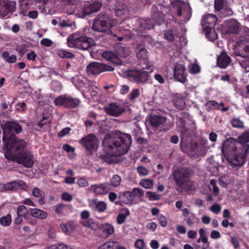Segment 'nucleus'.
I'll list each match as a JSON object with an SVG mask.
<instances>
[{
    "label": "nucleus",
    "mask_w": 249,
    "mask_h": 249,
    "mask_svg": "<svg viewBox=\"0 0 249 249\" xmlns=\"http://www.w3.org/2000/svg\"><path fill=\"white\" fill-rule=\"evenodd\" d=\"M4 156L8 160L16 162L27 168L31 167L33 164V155L27 149L26 142L18 139L14 134L6 133L2 136Z\"/></svg>",
    "instance_id": "1"
},
{
    "label": "nucleus",
    "mask_w": 249,
    "mask_h": 249,
    "mask_svg": "<svg viewBox=\"0 0 249 249\" xmlns=\"http://www.w3.org/2000/svg\"><path fill=\"white\" fill-rule=\"evenodd\" d=\"M132 143L130 134L120 131L106 135L102 145L106 154L100 156L105 162L110 164L113 162V157H119L126 154Z\"/></svg>",
    "instance_id": "2"
},
{
    "label": "nucleus",
    "mask_w": 249,
    "mask_h": 249,
    "mask_svg": "<svg viewBox=\"0 0 249 249\" xmlns=\"http://www.w3.org/2000/svg\"><path fill=\"white\" fill-rule=\"evenodd\" d=\"M222 152L233 168L240 167L245 162L244 157L239 153L232 138L227 139L224 142Z\"/></svg>",
    "instance_id": "3"
},
{
    "label": "nucleus",
    "mask_w": 249,
    "mask_h": 249,
    "mask_svg": "<svg viewBox=\"0 0 249 249\" xmlns=\"http://www.w3.org/2000/svg\"><path fill=\"white\" fill-rule=\"evenodd\" d=\"M173 178L179 189L187 191L195 189V186L191 180V173L190 169L182 168L176 170L173 173Z\"/></svg>",
    "instance_id": "4"
},
{
    "label": "nucleus",
    "mask_w": 249,
    "mask_h": 249,
    "mask_svg": "<svg viewBox=\"0 0 249 249\" xmlns=\"http://www.w3.org/2000/svg\"><path fill=\"white\" fill-rule=\"evenodd\" d=\"M117 24V20L112 18L107 14L100 13L94 19L92 28L99 32H105L112 34L111 28Z\"/></svg>",
    "instance_id": "5"
},
{
    "label": "nucleus",
    "mask_w": 249,
    "mask_h": 249,
    "mask_svg": "<svg viewBox=\"0 0 249 249\" xmlns=\"http://www.w3.org/2000/svg\"><path fill=\"white\" fill-rule=\"evenodd\" d=\"M67 41L69 47L83 50H88L95 44V41L92 38L77 33L70 35Z\"/></svg>",
    "instance_id": "6"
},
{
    "label": "nucleus",
    "mask_w": 249,
    "mask_h": 249,
    "mask_svg": "<svg viewBox=\"0 0 249 249\" xmlns=\"http://www.w3.org/2000/svg\"><path fill=\"white\" fill-rule=\"evenodd\" d=\"M189 116V114L186 112H181L177 117V126L178 131L180 133V137L181 138V141L180 143V147L182 151H185L184 146L185 142L187 141L191 140L192 138V135L193 134L194 132L190 128L187 127L186 125V121L184 118H187Z\"/></svg>",
    "instance_id": "7"
},
{
    "label": "nucleus",
    "mask_w": 249,
    "mask_h": 249,
    "mask_svg": "<svg viewBox=\"0 0 249 249\" xmlns=\"http://www.w3.org/2000/svg\"><path fill=\"white\" fill-rule=\"evenodd\" d=\"M139 64L137 65L138 70L130 71L128 73V76L133 82L140 84L146 83L149 79V73L152 72L153 69L150 65L145 63V66L139 68Z\"/></svg>",
    "instance_id": "8"
},
{
    "label": "nucleus",
    "mask_w": 249,
    "mask_h": 249,
    "mask_svg": "<svg viewBox=\"0 0 249 249\" xmlns=\"http://www.w3.org/2000/svg\"><path fill=\"white\" fill-rule=\"evenodd\" d=\"M170 3L173 12L176 11L178 17L183 16L184 22H186L190 19L192 11L189 4L182 0H170Z\"/></svg>",
    "instance_id": "9"
},
{
    "label": "nucleus",
    "mask_w": 249,
    "mask_h": 249,
    "mask_svg": "<svg viewBox=\"0 0 249 249\" xmlns=\"http://www.w3.org/2000/svg\"><path fill=\"white\" fill-rule=\"evenodd\" d=\"M170 11V9L160 4H156L151 8V18L157 25H160L165 21V13Z\"/></svg>",
    "instance_id": "10"
},
{
    "label": "nucleus",
    "mask_w": 249,
    "mask_h": 249,
    "mask_svg": "<svg viewBox=\"0 0 249 249\" xmlns=\"http://www.w3.org/2000/svg\"><path fill=\"white\" fill-rule=\"evenodd\" d=\"M146 120L149 123L152 129L155 131L157 130L160 125H162L161 131H167L173 126L172 124L166 126L165 124H167L166 118L160 115L152 114L148 117Z\"/></svg>",
    "instance_id": "11"
},
{
    "label": "nucleus",
    "mask_w": 249,
    "mask_h": 249,
    "mask_svg": "<svg viewBox=\"0 0 249 249\" xmlns=\"http://www.w3.org/2000/svg\"><path fill=\"white\" fill-rule=\"evenodd\" d=\"M80 103V101L78 99L73 98L67 94L60 95L55 98L53 101L55 106H62L68 108H75Z\"/></svg>",
    "instance_id": "12"
},
{
    "label": "nucleus",
    "mask_w": 249,
    "mask_h": 249,
    "mask_svg": "<svg viewBox=\"0 0 249 249\" xmlns=\"http://www.w3.org/2000/svg\"><path fill=\"white\" fill-rule=\"evenodd\" d=\"M79 143L87 151L92 152L96 151L98 149L99 141L98 138L93 133H91L83 137L79 141Z\"/></svg>",
    "instance_id": "13"
},
{
    "label": "nucleus",
    "mask_w": 249,
    "mask_h": 249,
    "mask_svg": "<svg viewBox=\"0 0 249 249\" xmlns=\"http://www.w3.org/2000/svg\"><path fill=\"white\" fill-rule=\"evenodd\" d=\"M114 70V68L111 66L97 62L90 63L87 66V71L89 73L96 75L104 71H113Z\"/></svg>",
    "instance_id": "14"
},
{
    "label": "nucleus",
    "mask_w": 249,
    "mask_h": 249,
    "mask_svg": "<svg viewBox=\"0 0 249 249\" xmlns=\"http://www.w3.org/2000/svg\"><path fill=\"white\" fill-rule=\"evenodd\" d=\"M16 5V2L11 0H0V16L7 18L9 14L15 11Z\"/></svg>",
    "instance_id": "15"
},
{
    "label": "nucleus",
    "mask_w": 249,
    "mask_h": 249,
    "mask_svg": "<svg viewBox=\"0 0 249 249\" xmlns=\"http://www.w3.org/2000/svg\"><path fill=\"white\" fill-rule=\"evenodd\" d=\"M246 33L247 36L246 39L248 41L245 42L243 39L239 40L238 48L235 52L236 56L243 58L249 57V29H246Z\"/></svg>",
    "instance_id": "16"
},
{
    "label": "nucleus",
    "mask_w": 249,
    "mask_h": 249,
    "mask_svg": "<svg viewBox=\"0 0 249 249\" xmlns=\"http://www.w3.org/2000/svg\"><path fill=\"white\" fill-rule=\"evenodd\" d=\"M188 96V93L186 92L173 94L172 97V103L174 107L178 110H184L186 107V100Z\"/></svg>",
    "instance_id": "17"
},
{
    "label": "nucleus",
    "mask_w": 249,
    "mask_h": 249,
    "mask_svg": "<svg viewBox=\"0 0 249 249\" xmlns=\"http://www.w3.org/2000/svg\"><path fill=\"white\" fill-rule=\"evenodd\" d=\"M104 109L108 115L115 117L120 116L125 110L123 105L117 103H110Z\"/></svg>",
    "instance_id": "18"
},
{
    "label": "nucleus",
    "mask_w": 249,
    "mask_h": 249,
    "mask_svg": "<svg viewBox=\"0 0 249 249\" xmlns=\"http://www.w3.org/2000/svg\"><path fill=\"white\" fill-rule=\"evenodd\" d=\"M186 68L182 64H177L174 69V76L175 79L180 83H184L187 81Z\"/></svg>",
    "instance_id": "19"
},
{
    "label": "nucleus",
    "mask_w": 249,
    "mask_h": 249,
    "mask_svg": "<svg viewBox=\"0 0 249 249\" xmlns=\"http://www.w3.org/2000/svg\"><path fill=\"white\" fill-rule=\"evenodd\" d=\"M91 190L96 196L104 195L108 193L111 190V187H110V184H109V183L105 182L91 185Z\"/></svg>",
    "instance_id": "20"
},
{
    "label": "nucleus",
    "mask_w": 249,
    "mask_h": 249,
    "mask_svg": "<svg viewBox=\"0 0 249 249\" xmlns=\"http://www.w3.org/2000/svg\"><path fill=\"white\" fill-rule=\"evenodd\" d=\"M89 207L94 211L103 213L107 209V204L104 201H98L97 199H92L89 201Z\"/></svg>",
    "instance_id": "21"
},
{
    "label": "nucleus",
    "mask_w": 249,
    "mask_h": 249,
    "mask_svg": "<svg viewBox=\"0 0 249 249\" xmlns=\"http://www.w3.org/2000/svg\"><path fill=\"white\" fill-rule=\"evenodd\" d=\"M22 130V126L19 124L14 121H7L4 124V128H3V135L4 131L7 133H13L12 132L15 131L17 134H19Z\"/></svg>",
    "instance_id": "22"
},
{
    "label": "nucleus",
    "mask_w": 249,
    "mask_h": 249,
    "mask_svg": "<svg viewBox=\"0 0 249 249\" xmlns=\"http://www.w3.org/2000/svg\"><path fill=\"white\" fill-rule=\"evenodd\" d=\"M217 21V17L213 14H208L203 18L202 20V29H204L205 27L208 28H214Z\"/></svg>",
    "instance_id": "23"
},
{
    "label": "nucleus",
    "mask_w": 249,
    "mask_h": 249,
    "mask_svg": "<svg viewBox=\"0 0 249 249\" xmlns=\"http://www.w3.org/2000/svg\"><path fill=\"white\" fill-rule=\"evenodd\" d=\"M102 6L100 1H95L93 3L85 6L83 9L82 12L84 16L90 15L94 13H96L100 10Z\"/></svg>",
    "instance_id": "24"
},
{
    "label": "nucleus",
    "mask_w": 249,
    "mask_h": 249,
    "mask_svg": "<svg viewBox=\"0 0 249 249\" xmlns=\"http://www.w3.org/2000/svg\"><path fill=\"white\" fill-rule=\"evenodd\" d=\"M138 22L139 25V30L142 32H145L147 30L153 29L155 26V24L152 19L148 18H140Z\"/></svg>",
    "instance_id": "25"
},
{
    "label": "nucleus",
    "mask_w": 249,
    "mask_h": 249,
    "mask_svg": "<svg viewBox=\"0 0 249 249\" xmlns=\"http://www.w3.org/2000/svg\"><path fill=\"white\" fill-rule=\"evenodd\" d=\"M231 58L226 53L223 51L217 58V66L223 69L226 68L231 63Z\"/></svg>",
    "instance_id": "26"
},
{
    "label": "nucleus",
    "mask_w": 249,
    "mask_h": 249,
    "mask_svg": "<svg viewBox=\"0 0 249 249\" xmlns=\"http://www.w3.org/2000/svg\"><path fill=\"white\" fill-rule=\"evenodd\" d=\"M26 186V183L24 181L17 180L5 184L3 186V189L5 191L16 190L19 188L23 189Z\"/></svg>",
    "instance_id": "27"
},
{
    "label": "nucleus",
    "mask_w": 249,
    "mask_h": 249,
    "mask_svg": "<svg viewBox=\"0 0 249 249\" xmlns=\"http://www.w3.org/2000/svg\"><path fill=\"white\" fill-rule=\"evenodd\" d=\"M226 33L236 34L239 31V23L235 19H231L226 22Z\"/></svg>",
    "instance_id": "28"
},
{
    "label": "nucleus",
    "mask_w": 249,
    "mask_h": 249,
    "mask_svg": "<svg viewBox=\"0 0 249 249\" xmlns=\"http://www.w3.org/2000/svg\"><path fill=\"white\" fill-rule=\"evenodd\" d=\"M137 49L138 50L136 53L137 58L143 60L145 66V63L147 64V62L148 52L142 45H138Z\"/></svg>",
    "instance_id": "29"
},
{
    "label": "nucleus",
    "mask_w": 249,
    "mask_h": 249,
    "mask_svg": "<svg viewBox=\"0 0 249 249\" xmlns=\"http://www.w3.org/2000/svg\"><path fill=\"white\" fill-rule=\"evenodd\" d=\"M119 198L121 200L122 203L125 204H131L134 199L133 193L131 191H125L119 195Z\"/></svg>",
    "instance_id": "30"
},
{
    "label": "nucleus",
    "mask_w": 249,
    "mask_h": 249,
    "mask_svg": "<svg viewBox=\"0 0 249 249\" xmlns=\"http://www.w3.org/2000/svg\"><path fill=\"white\" fill-rule=\"evenodd\" d=\"M130 214V211L128 208H124L120 210V211L117 216L116 221L119 225L122 224L124 222L126 217Z\"/></svg>",
    "instance_id": "31"
},
{
    "label": "nucleus",
    "mask_w": 249,
    "mask_h": 249,
    "mask_svg": "<svg viewBox=\"0 0 249 249\" xmlns=\"http://www.w3.org/2000/svg\"><path fill=\"white\" fill-rule=\"evenodd\" d=\"M32 194L34 197L37 198V201L39 204L43 205L45 203V193L41 191L38 188H34Z\"/></svg>",
    "instance_id": "32"
},
{
    "label": "nucleus",
    "mask_w": 249,
    "mask_h": 249,
    "mask_svg": "<svg viewBox=\"0 0 249 249\" xmlns=\"http://www.w3.org/2000/svg\"><path fill=\"white\" fill-rule=\"evenodd\" d=\"M103 56L112 63L119 64L121 61L118 56L114 53L106 51L103 53Z\"/></svg>",
    "instance_id": "33"
},
{
    "label": "nucleus",
    "mask_w": 249,
    "mask_h": 249,
    "mask_svg": "<svg viewBox=\"0 0 249 249\" xmlns=\"http://www.w3.org/2000/svg\"><path fill=\"white\" fill-rule=\"evenodd\" d=\"M207 38L211 41H214L217 38V34L215 31L214 28L205 27L203 29Z\"/></svg>",
    "instance_id": "34"
},
{
    "label": "nucleus",
    "mask_w": 249,
    "mask_h": 249,
    "mask_svg": "<svg viewBox=\"0 0 249 249\" xmlns=\"http://www.w3.org/2000/svg\"><path fill=\"white\" fill-rule=\"evenodd\" d=\"M30 213L33 217L41 219H45L48 216L46 212L37 208L31 209Z\"/></svg>",
    "instance_id": "35"
},
{
    "label": "nucleus",
    "mask_w": 249,
    "mask_h": 249,
    "mask_svg": "<svg viewBox=\"0 0 249 249\" xmlns=\"http://www.w3.org/2000/svg\"><path fill=\"white\" fill-rule=\"evenodd\" d=\"M102 228L104 233L107 236L111 235L114 233V227L111 224L105 223L102 225Z\"/></svg>",
    "instance_id": "36"
},
{
    "label": "nucleus",
    "mask_w": 249,
    "mask_h": 249,
    "mask_svg": "<svg viewBox=\"0 0 249 249\" xmlns=\"http://www.w3.org/2000/svg\"><path fill=\"white\" fill-rule=\"evenodd\" d=\"M118 248V242L108 241L99 247L98 249H117Z\"/></svg>",
    "instance_id": "37"
},
{
    "label": "nucleus",
    "mask_w": 249,
    "mask_h": 249,
    "mask_svg": "<svg viewBox=\"0 0 249 249\" xmlns=\"http://www.w3.org/2000/svg\"><path fill=\"white\" fill-rule=\"evenodd\" d=\"M2 57L9 63H14L16 62L17 58L15 55H9L7 51H4L2 53Z\"/></svg>",
    "instance_id": "38"
},
{
    "label": "nucleus",
    "mask_w": 249,
    "mask_h": 249,
    "mask_svg": "<svg viewBox=\"0 0 249 249\" xmlns=\"http://www.w3.org/2000/svg\"><path fill=\"white\" fill-rule=\"evenodd\" d=\"M12 222V218L10 214L2 216L0 218V225L3 227L9 226Z\"/></svg>",
    "instance_id": "39"
},
{
    "label": "nucleus",
    "mask_w": 249,
    "mask_h": 249,
    "mask_svg": "<svg viewBox=\"0 0 249 249\" xmlns=\"http://www.w3.org/2000/svg\"><path fill=\"white\" fill-rule=\"evenodd\" d=\"M57 54L59 57L63 58L71 59L74 57L73 53L62 49L58 50Z\"/></svg>",
    "instance_id": "40"
},
{
    "label": "nucleus",
    "mask_w": 249,
    "mask_h": 249,
    "mask_svg": "<svg viewBox=\"0 0 249 249\" xmlns=\"http://www.w3.org/2000/svg\"><path fill=\"white\" fill-rule=\"evenodd\" d=\"M218 15L223 18L231 16L233 14L232 10L229 7H223L220 11H218Z\"/></svg>",
    "instance_id": "41"
},
{
    "label": "nucleus",
    "mask_w": 249,
    "mask_h": 249,
    "mask_svg": "<svg viewBox=\"0 0 249 249\" xmlns=\"http://www.w3.org/2000/svg\"><path fill=\"white\" fill-rule=\"evenodd\" d=\"M121 181V177L118 175H114L111 178L109 184H110V187L113 186L114 187H116L120 185Z\"/></svg>",
    "instance_id": "42"
},
{
    "label": "nucleus",
    "mask_w": 249,
    "mask_h": 249,
    "mask_svg": "<svg viewBox=\"0 0 249 249\" xmlns=\"http://www.w3.org/2000/svg\"><path fill=\"white\" fill-rule=\"evenodd\" d=\"M230 123L233 127L242 129L244 127V123L239 118H233Z\"/></svg>",
    "instance_id": "43"
},
{
    "label": "nucleus",
    "mask_w": 249,
    "mask_h": 249,
    "mask_svg": "<svg viewBox=\"0 0 249 249\" xmlns=\"http://www.w3.org/2000/svg\"><path fill=\"white\" fill-rule=\"evenodd\" d=\"M226 1L225 0H214V11L217 12L220 11L225 6Z\"/></svg>",
    "instance_id": "44"
},
{
    "label": "nucleus",
    "mask_w": 249,
    "mask_h": 249,
    "mask_svg": "<svg viewBox=\"0 0 249 249\" xmlns=\"http://www.w3.org/2000/svg\"><path fill=\"white\" fill-rule=\"evenodd\" d=\"M115 14L118 17H122L123 16L126 15L127 13L126 8L121 6L120 7H117L114 9Z\"/></svg>",
    "instance_id": "45"
},
{
    "label": "nucleus",
    "mask_w": 249,
    "mask_h": 249,
    "mask_svg": "<svg viewBox=\"0 0 249 249\" xmlns=\"http://www.w3.org/2000/svg\"><path fill=\"white\" fill-rule=\"evenodd\" d=\"M140 95V90L138 89H134L128 95V98L130 101H132L138 98Z\"/></svg>",
    "instance_id": "46"
},
{
    "label": "nucleus",
    "mask_w": 249,
    "mask_h": 249,
    "mask_svg": "<svg viewBox=\"0 0 249 249\" xmlns=\"http://www.w3.org/2000/svg\"><path fill=\"white\" fill-rule=\"evenodd\" d=\"M205 149L201 146H198V144L196 143L195 145V149L192 152V156H201L204 155Z\"/></svg>",
    "instance_id": "47"
},
{
    "label": "nucleus",
    "mask_w": 249,
    "mask_h": 249,
    "mask_svg": "<svg viewBox=\"0 0 249 249\" xmlns=\"http://www.w3.org/2000/svg\"><path fill=\"white\" fill-rule=\"evenodd\" d=\"M146 197L151 201L158 200L160 198L161 196L155 192L148 191L146 193Z\"/></svg>",
    "instance_id": "48"
},
{
    "label": "nucleus",
    "mask_w": 249,
    "mask_h": 249,
    "mask_svg": "<svg viewBox=\"0 0 249 249\" xmlns=\"http://www.w3.org/2000/svg\"><path fill=\"white\" fill-rule=\"evenodd\" d=\"M52 89L55 92L60 91L62 89V86L58 81H54L52 83Z\"/></svg>",
    "instance_id": "49"
},
{
    "label": "nucleus",
    "mask_w": 249,
    "mask_h": 249,
    "mask_svg": "<svg viewBox=\"0 0 249 249\" xmlns=\"http://www.w3.org/2000/svg\"><path fill=\"white\" fill-rule=\"evenodd\" d=\"M206 106L208 107V108L209 110H212L213 109H216L217 110L220 109L219 107V103H218L215 101H209L207 102Z\"/></svg>",
    "instance_id": "50"
},
{
    "label": "nucleus",
    "mask_w": 249,
    "mask_h": 249,
    "mask_svg": "<svg viewBox=\"0 0 249 249\" xmlns=\"http://www.w3.org/2000/svg\"><path fill=\"white\" fill-rule=\"evenodd\" d=\"M141 185L145 188L150 189L153 185V180L149 179H142Z\"/></svg>",
    "instance_id": "51"
},
{
    "label": "nucleus",
    "mask_w": 249,
    "mask_h": 249,
    "mask_svg": "<svg viewBox=\"0 0 249 249\" xmlns=\"http://www.w3.org/2000/svg\"><path fill=\"white\" fill-rule=\"evenodd\" d=\"M48 249H72L70 246H68L63 243L56 244L49 247Z\"/></svg>",
    "instance_id": "52"
},
{
    "label": "nucleus",
    "mask_w": 249,
    "mask_h": 249,
    "mask_svg": "<svg viewBox=\"0 0 249 249\" xmlns=\"http://www.w3.org/2000/svg\"><path fill=\"white\" fill-rule=\"evenodd\" d=\"M28 212L26 207L24 205L19 206L17 210L18 216L25 217Z\"/></svg>",
    "instance_id": "53"
},
{
    "label": "nucleus",
    "mask_w": 249,
    "mask_h": 249,
    "mask_svg": "<svg viewBox=\"0 0 249 249\" xmlns=\"http://www.w3.org/2000/svg\"><path fill=\"white\" fill-rule=\"evenodd\" d=\"M131 192L133 193L134 198H135L136 197H141L144 195L143 190L139 188H134Z\"/></svg>",
    "instance_id": "54"
},
{
    "label": "nucleus",
    "mask_w": 249,
    "mask_h": 249,
    "mask_svg": "<svg viewBox=\"0 0 249 249\" xmlns=\"http://www.w3.org/2000/svg\"><path fill=\"white\" fill-rule=\"evenodd\" d=\"M164 38L169 41H172L175 39V36L173 32L170 30L165 31L164 33Z\"/></svg>",
    "instance_id": "55"
},
{
    "label": "nucleus",
    "mask_w": 249,
    "mask_h": 249,
    "mask_svg": "<svg viewBox=\"0 0 249 249\" xmlns=\"http://www.w3.org/2000/svg\"><path fill=\"white\" fill-rule=\"evenodd\" d=\"M66 205L63 204H58L56 205L54 211L57 214H61L63 213Z\"/></svg>",
    "instance_id": "56"
},
{
    "label": "nucleus",
    "mask_w": 249,
    "mask_h": 249,
    "mask_svg": "<svg viewBox=\"0 0 249 249\" xmlns=\"http://www.w3.org/2000/svg\"><path fill=\"white\" fill-rule=\"evenodd\" d=\"M48 1V0H37L36 3L38 8L42 9L43 11H45V6L47 3Z\"/></svg>",
    "instance_id": "57"
},
{
    "label": "nucleus",
    "mask_w": 249,
    "mask_h": 249,
    "mask_svg": "<svg viewBox=\"0 0 249 249\" xmlns=\"http://www.w3.org/2000/svg\"><path fill=\"white\" fill-rule=\"evenodd\" d=\"M200 66L197 64H194L190 68L189 71L191 73L196 74L200 72Z\"/></svg>",
    "instance_id": "58"
},
{
    "label": "nucleus",
    "mask_w": 249,
    "mask_h": 249,
    "mask_svg": "<svg viewBox=\"0 0 249 249\" xmlns=\"http://www.w3.org/2000/svg\"><path fill=\"white\" fill-rule=\"evenodd\" d=\"M137 171L140 175L146 176L148 174V170L147 169L142 166H139L137 168Z\"/></svg>",
    "instance_id": "59"
},
{
    "label": "nucleus",
    "mask_w": 249,
    "mask_h": 249,
    "mask_svg": "<svg viewBox=\"0 0 249 249\" xmlns=\"http://www.w3.org/2000/svg\"><path fill=\"white\" fill-rule=\"evenodd\" d=\"M158 221L160 225L162 227H165L167 226V222L166 217L162 214L159 215L158 217Z\"/></svg>",
    "instance_id": "60"
},
{
    "label": "nucleus",
    "mask_w": 249,
    "mask_h": 249,
    "mask_svg": "<svg viewBox=\"0 0 249 249\" xmlns=\"http://www.w3.org/2000/svg\"><path fill=\"white\" fill-rule=\"evenodd\" d=\"M221 209V206L218 204H213L211 207V211L216 214L219 213Z\"/></svg>",
    "instance_id": "61"
},
{
    "label": "nucleus",
    "mask_w": 249,
    "mask_h": 249,
    "mask_svg": "<svg viewBox=\"0 0 249 249\" xmlns=\"http://www.w3.org/2000/svg\"><path fill=\"white\" fill-rule=\"evenodd\" d=\"M40 44L46 47H50L53 45V42L49 38H44L41 40Z\"/></svg>",
    "instance_id": "62"
},
{
    "label": "nucleus",
    "mask_w": 249,
    "mask_h": 249,
    "mask_svg": "<svg viewBox=\"0 0 249 249\" xmlns=\"http://www.w3.org/2000/svg\"><path fill=\"white\" fill-rule=\"evenodd\" d=\"M136 248L139 249H143L145 246V243L142 239H138L136 240L135 243Z\"/></svg>",
    "instance_id": "63"
},
{
    "label": "nucleus",
    "mask_w": 249,
    "mask_h": 249,
    "mask_svg": "<svg viewBox=\"0 0 249 249\" xmlns=\"http://www.w3.org/2000/svg\"><path fill=\"white\" fill-rule=\"evenodd\" d=\"M240 139L245 142H249V131L242 133L239 137Z\"/></svg>",
    "instance_id": "64"
}]
</instances>
